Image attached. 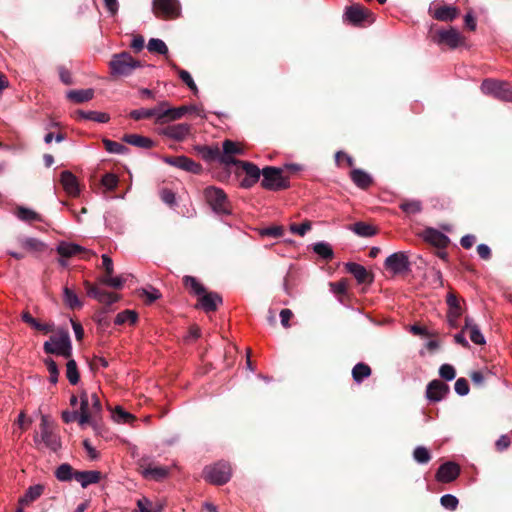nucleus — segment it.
<instances>
[{
  "mask_svg": "<svg viewBox=\"0 0 512 512\" xmlns=\"http://www.w3.org/2000/svg\"><path fill=\"white\" fill-rule=\"evenodd\" d=\"M102 184L103 186H105L107 189L109 190H113L114 188H116L117 184H118V178L116 175L114 174H105L102 178Z\"/></svg>",
  "mask_w": 512,
  "mask_h": 512,
  "instance_id": "61",
  "label": "nucleus"
},
{
  "mask_svg": "<svg viewBox=\"0 0 512 512\" xmlns=\"http://www.w3.org/2000/svg\"><path fill=\"white\" fill-rule=\"evenodd\" d=\"M143 475L147 479L161 480L168 475V469L164 466L148 465L143 469Z\"/></svg>",
  "mask_w": 512,
  "mask_h": 512,
  "instance_id": "30",
  "label": "nucleus"
},
{
  "mask_svg": "<svg viewBox=\"0 0 512 512\" xmlns=\"http://www.w3.org/2000/svg\"><path fill=\"white\" fill-rule=\"evenodd\" d=\"M74 479L80 483L83 488L88 487L91 484H96L101 479V474L98 471H75Z\"/></svg>",
  "mask_w": 512,
  "mask_h": 512,
  "instance_id": "23",
  "label": "nucleus"
},
{
  "mask_svg": "<svg viewBox=\"0 0 512 512\" xmlns=\"http://www.w3.org/2000/svg\"><path fill=\"white\" fill-rule=\"evenodd\" d=\"M22 319L25 323L29 324L36 330L43 331L44 333H48L53 331V325L51 324H41L35 318L31 316L28 312L23 313Z\"/></svg>",
  "mask_w": 512,
  "mask_h": 512,
  "instance_id": "41",
  "label": "nucleus"
},
{
  "mask_svg": "<svg viewBox=\"0 0 512 512\" xmlns=\"http://www.w3.org/2000/svg\"><path fill=\"white\" fill-rule=\"evenodd\" d=\"M166 102L160 103L154 108H140L130 112V117L134 120L154 118L156 122H163L162 106H165Z\"/></svg>",
  "mask_w": 512,
  "mask_h": 512,
  "instance_id": "15",
  "label": "nucleus"
},
{
  "mask_svg": "<svg viewBox=\"0 0 512 512\" xmlns=\"http://www.w3.org/2000/svg\"><path fill=\"white\" fill-rule=\"evenodd\" d=\"M346 270L352 274L359 283H364L368 277L366 268L360 264L349 262L345 265Z\"/></svg>",
  "mask_w": 512,
  "mask_h": 512,
  "instance_id": "34",
  "label": "nucleus"
},
{
  "mask_svg": "<svg viewBox=\"0 0 512 512\" xmlns=\"http://www.w3.org/2000/svg\"><path fill=\"white\" fill-rule=\"evenodd\" d=\"M164 161L171 166L177 167L187 172H191L193 174H199L202 170V167L199 163L186 156L166 157Z\"/></svg>",
  "mask_w": 512,
  "mask_h": 512,
  "instance_id": "13",
  "label": "nucleus"
},
{
  "mask_svg": "<svg viewBox=\"0 0 512 512\" xmlns=\"http://www.w3.org/2000/svg\"><path fill=\"white\" fill-rule=\"evenodd\" d=\"M449 391V387L440 380L431 381L426 389V396L430 401H441Z\"/></svg>",
  "mask_w": 512,
  "mask_h": 512,
  "instance_id": "19",
  "label": "nucleus"
},
{
  "mask_svg": "<svg viewBox=\"0 0 512 512\" xmlns=\"http://www.w3.org/2000/svg\"><path fill=\"white\" fill-rule=\"evenodd\" d=\"M21 246L31 252H41L45 245L43 242L36 238L27 237L21 240Z\"/></svg>",
  "mask_w": 512,
  "mask_h": 512,
  "instance_id": "43",
  "label": "nucleus"
},
{
  "mask_svg": "<svg viewBox=\"0 0 512 512\" xmlns=\"http://www.w3.org/2000/svg\"><path fill=\"white\" fill-rule=\"evenodd\" d=\"M187 111L186 107H180V108H169L168 104L166 103L165 106H162V112L163 113V121L165 119L167 120H177L180 119Z\"/></svg>",
  "mask_w": 512,
  "mask_h": 512,
  "instance_id": "39",
  "label": "nucleus"
},
{
  "mask_svg": "<svg viewBox=\"0 0 512 512\" xmlns=\"http://www.w3.org/2000/svg\"><path fill=\"white\" fill-rule=\"evenodd\" d=\"M76 114L82 119L91 120V121H95L98 123H106L110 119V117L107 113L98 112V111L79 110L76 112Z\"/></svg>",
  "mask_w": 512,
  "mask_h": 512,
  "instance_id": "36",
  "label": "nucleus"
},
{
  "mask_svg": "<svg viewBox=\"0 0 512 512\" xmlns=\"http://www.w3.org/2000/svg\"><path fill=\"white\" fill-rule=\"evenodd\" d=\"M113 418L118 423H128L133 420L134 417L132 414L126 412L121 407H117L114 411Z\"/></svg>",
  "mask_w": 512,
  "mask_h": 512,
  "instance_id": "55",
  "label": "nucleus"
},
{
  "mask_svg": "<svg viewBox=\"0 0 512 512\" xmlns=\"http://www.w3.org/2000/svg\"><path fill=\"white\" fill-rule=\"evenodd\" d=\"M441 505L449 510H455L458 506V499L451 494H445L440 499Z\"/></svg>",
  "mask_w": 512,
  "mask_h": 512,
  "instance_id": "56",
  "label": "nucleus"
},
{
  "mask_svg": "<svg viewBox=\"0 0 512 512\" xmlns=\"http://www.w3.org/2000/svg\"><path fill=\"white\" fill-rule=\"evenodd\" d=\"M147 48L150 52H156L162 55H166L168 53V47L165 42L157 38L150 39Z\"/></svg>",
  "mask_w": 512,
  "mask_h": 512,
  "instance_id": "46",
  "label": "nucleus"
},
{
  "mask_svg": "<svg viewBox=\"0 0 512 512\" xmlns=\"http://www.w3.org/2000/svg\"><path fill=\"white\" fill-rule=\"evenodd\" d=\"M438 44H445L451 49H455L465 42L464 37L455 28H449L446 30H439L436 33Z\"/></svg>",
  "mask_w": 512,
  "mask_h": 512,
  "instance_id": "10",
  "label": "nucleus"
},
{
  "mask_svg": "<svg viewBox=\"0 0 512 512\" xmlns=\"http://www.w3.org/2000/svg\"><path fill=\"white\" fill-rule=\"evenodd\" d=\"M44 351L47 354H55L69 358L72 354V344L67 330H59L44 343Z\"/></svg>",
  "mask_w": 512,
  "mask_h": 512,
  "instance_id": "1",
  "label": "nucleus"
},
{
  "mask_svg": "<svg viewBox=\"0 0 512 512\" xmlns=\"http://www.w3.org/2000/svg\"><path fill=\"white\" fill-rule=\"evenodd\" d=\"M84 286L87 291V295L95 298L97 301H99L102 304L105 305H111L118 301L119 297L117 294L108 292L105 290H101L100 288L92 285L90 282L85 281Z\"/></svg>",
  "mask_w": 512,
  "mask_h": 512,
  "instance_id": "12",
  "label": "nucleus"
},
{
  "mask_svg": "<svg viewBox=\"0 0 512 512\" xmlns=\"http://www.w3.org/2000/svg\"><path fill=\"white\" fill-rule=\"evenodd\" d=\"M137 321V314L132 310H125L117 314L115 324L121 325L124 323L134 324Z\"/></svg>",
  "mask_w": 512,
  "mask_h": 512,
  "instance_id": "47",
  "label": "nucleus"
},
{
  "mask_svg": "<svg viewBox=\"0 0 512 512\" xmlns=\"http://www.w3.org/2000/svg\"><path fill=\"white\" fill-rule=\"evenodd\" d=\"M481 91L500 100L512 102V89L505 82L493 79L484 80L481 84Z\"/></svg>",
  "mask_w": 512,
  "mask_h": 512,
  "instance_id": "5",
  "label": "nucleus"
},
{
  "mask_svg": "<svg viewBox=\"0 0 512 512\" xmlns=\"http://www.w3.org/2000/svg\"><path fill=\"white\" fill-rule=\"evenodd\" d=\"M464 330L469 332L471 341L476 345H484L486 343L484 335L481 333L479 326L470 317L465 318Z\"/></svg>",
  "mask_w": 512,
  "mask_h": 512,
  "instance_id": "24",
  "label": "nucleus"
},
{
  "mask_svg": "<svg viewBox=\"0 0 512 512\" xmlns=\"http://www.w3.org/2000/svg\"><path fill=\"white\" fill-rule=\"evenodd\" d=\"M63 298L65 304L71 309H78L82 307V302L74 291L65 287L63 290Z\"/></svg>",
  "mask_w": 512,
  "mask_h": 512,
  "instance_id": "40",
  "label": "nucleus"
},
{
  "mask_svg": "<svg viewBox=\"0 0 512 512\" xmlns=\"http://www.w3.org/2000/svg\"><path fill=\"white\" fill-rule=\"evenodd\" d=\"M191 132V126L186 123H179L175 125H170L161 130V134L176 140V141H182L186 139Z\"/></svg>",
  "mask_w": 512,
  "mask_h": 512,
  "instance_id": "16",
  "label": "nucleus"
},
{
  "mask_svg": "<svg viewBox=\"0 0 512 512\" xmlns=\"http://www.w3.org/2000/svg\"><path fill=\"white\" fill-rule=\"evenodd\" d=\"M313 251L323 259H331L333 257V250L326 242H318L313 245Z\"/></svg>",
  "mask_w": 512,
  "mask_h": 512,
  "instance_id": "45",
  "label": "nucleus"
},
{
  "mask_svg": "<svg viewBox=\"0 0 512 512\" xmlns=\"http://www.w3.org/2000/svg\"><path fill=\"white\" fill-rule=\"evenodd\" d=\"M400 208L408 214H416L421 211V203L416 200L403 202L400 205Z\"/></svg>",
  "mask_w": 512,
  "mask_h": 512,
  "instance_id": "54",
  "label": "nucleus"
},
{
  "mask_svg": "<svg viewBox=\"0 0 512 512\" xmlns=\"http://www.w3.org/2000/svg\"><path fill=\"white\" fill-rule=\"evenodd\" d=\"M44 491V486L41 485V484H36L34 486H30L27 491L25 492V494L23 495V497H21L20 499V504L21 505H29L30 503H32L33 501H35L36 499H38L42 493Z\"/></svg>",
  "mask_w": 512,
  "mask_h": 512,
  "instance_id": "31",
  "label": "nucleus"
},
{
  "mask_svg": "<svg viewBox=\"0 0 512 512\" xmlns=\"http://www.w3.org/2000/svg\"><path fill=\"white\" fill-rule=\"evenodd\" d=\"M454 388H455L456 393L461 396H464V395L468 394V392H469L468 382L464 378L457 379L455 382Z\"/></svg>",
  "mask_w": 512,
  "mask_h": 512,
  "instance_id": "60",
  "label": "nucleus"
},
{
  "mask_svg": "<svg viewBox=\"0 0 512 512\" xmlns=\"http://www.w3.org/2000/svg\"><path fill=\"white\" fill-rule=\"evenodd\" d=\"M371 375V369L367 364L358 363L352 369V376L355 382L361 383Z\"/></svg>",
  "mask_w": 512,
  "mask_h": 512,
  "instance_id": "38",
  "label": "nucleus"
},
{
  "mask_svg": "<svg viewBox=\"0 0 512 512\" xmlns=\"http://www.w3.org/2000/svg\"><path fill=\"white\" fill-rule=\"evenodd\" d=\"M423 238L426 242L438 248H445L449 244V238L442 232L433 228L425 229L423 232Z\"/></svg>",
  "mask_w": 512,
  "mask_h": 512,
  "instance_id": "22",
  "label": "nucleus"
},
{
  "mask_svg": "<svg viewBox=\"0 0 512 512\" xmlns=\"http://www.w3.org/2000/svg\"><path fill=\"white\" fill-rule=\"evenodd\" d=\"M459 466L453 462H447L441 465L436 473V479L442 483H449L455 480L459 475Z\"/></svg>",
  "mask_w": 512,
  "mask_h": 512,
  "instance_id": "20",
  "label": "nucleus"
},
{
  "mask_svg": "<svg viewBox=\"0 0 512 512\" xmlns=\"http://www.w3.org/2000/svg\"><path fill=\"white\" fill-rule=\"evenodd\" d=\"M204 196L207 203L216 213H228L229 206L228 200L223 190L216 187H207L204 190Z\"/></svg>",
  "mask_w": 512,
  "mask_h": 512,
  "instance_id": "7",
  "label": "nucleus"
},
{
  "mask_svg": "<svg viewBox=\"0 0 512 512\" xmlns=\"http://www.w3.org/2000/svg\"><path fill=\"white\" fill-rule=\"evenodd\" d=\"M231 477V468L229 464L220 462L213 466H207L204 469V478L210 483L222 485L229 481Z\"/></svg>",
  "mask_w": 512,
  "mask_h": 512,
  "instance_id": "8",
  "label": "nucleus"
},
{
  "mask_svg": "<svg viewBox=\"0 0 512 512\" xmlns=\"http://www.w3.org/2000/svg\"><path fill=\"white\" fill-rule=\"evenodd\" d=\"M66 377L70 384L76 385L79 382V372L75 360L70 359L66 364Z\"/></svg>",
  "mask_w": 512,
  "mask_h": 512,
  "instance_id": "44",
  "label": "nucleus"
},
{
  "mask_svg": "<svg viewBox=\"0 0 512 512\" xmlns=\"http://www.w3.org/2000/svg\"><path fill=\"white\" fill-rule=\"evenodd\" d=\"M184 285L186 288L190 289L191 292L196 294L197 296L201 295L205 288L198 282V280L192 276L184 277Z\"/></svg>",
  "mask_w": 512,
  "mask_h": 512,
  "instance_id": "50",
  "label": "nucleus"
},
{
  "mask_svg": "<svg viewBox=\"0 0 512 512\" xmlns=\"http://www.w3.org/2000/svg\"><path fill=\"white\" fill-rule=\"evenodd\" d=\"M153 11L157 17L174 18L180 14L178 0H154Z\"/></svg>",
  "mask_w": 512,
  "mask_h": 512,
  "instance_id": "9",
  "label": "nucleus"
},
{
  "mask_svg": "<svg viewBox=\"0 0 512 512\" xmlns=\"http://www.w3.org/2000/svg\"><path fill=\"white\" fill-rule=\"evenodd\" d=\"M66 96L75 103H82L91 100L94 96V91L92 89L70 90Z\"/></svg>",
  "mask_w": 512,
  "mask_h": 512,
  "instance_id": "33",
  "label": "nucleus"
},
{
  "mask_svg": "<svg viewBox=\"0 0 512 512\" xmlns=\"http://www.w3.org/2000/svg\"><path fill=\"white\" fill-rule=\"evenodd\" d=\"M330 288L334 294L341 295L346 292L347 283L344 280L336 282V283H330Z\"/></svg>",
  "mask_w": 512,
  "mask_h": 512,
  "instance_id": "63",
  "label": "nucleus"
},
{
  "mask_svg": "<svg viewBox=\"0 0 512 512\" xmlns=\"http://www.w3.org/2000/svg\"><path fill=\"white\" fill-rule=\"evenodd\" d=\"M102 258V267L103 269L105 270V275H108V274H113L114 272V265H113V261L112 259L107 255V254H103L101 256Z\"/></svg>",
  "mask_w": 512,
  "mask_h": 512,
  "instance_id": "62",
  "label": "nucleus"
},
{
  "mask_svg": "<svg viewBox=\"0 0 512 512\" xmlns=\"http://www.w3.org/2000/svg\"><path fill=\"white\" fill-rule=\"evenodd\" d=\"M311 229V223L309 221H305L301 224H291L290 231L294 234H298L300 236H304L307 231Z\"/></svg>",
  "mask_w": 512,
  "mask_h": 512,
  "instance_id": "59",
  "label": "nucleus"
},
{
  "mask_svg": "<svg viewBox=\"0 0 512 512\" xmlns=\"http://www.w3.org/2000/svg\"><path fill=\"white\" fill-rule=\"evenodd\" d=\"M14 214L19 220L24 222L41 221V216L37 212L24 206L16 207Z\"/></svg>",
  "mask_w": 512,
  "mask_h": 512,
  "instance_id": "32",
  "label": "nucleus"
},
{
  "mask_svg": "<svg viewBox=\"0 0 512 512\" xmlns=\"http://www.w3.org/2000/svg\"><path fill=\"white\" fill-rule=\"evenodd\" d=\"M136 509L131 512H161L162 505L158 502H153L147 497H142L137 500Z\"/></svg>",
  "mask_w": 512,
  "mask_h": 512,
  "instance_id": "27",
  "label": "nucleus"
},
{
  "mask_svg": "<svg viewBox=\"0 0 512 512\" xmlns=\"http://www.w3.org/2000/svg\"><path fill=\"white\" fill-rule=\"evenodd\" d=\"M123 140L130 145L145 149H150L154 146V142L152 139L138 134L125 135L123 137Z\"/></svg>",
  "mask_w": 512,
  "mask_h": 512,
  "instance_id": "26",
  "label": "nucleus"
},
{
  "mask_svg": "<svg viewBox=\"0 0 512 512\" xmlns=\"http://www.w3.org/2000/svg\"><path fill=\"white\" fill-rule=\"evenodd\" d=\"M350 176L354 184L361 189L368 188L372 183L370 175L361 169L352 170Z\"/></svg>",
  "mask_w": 512,
  "mask_h": 512,
  "instance_id": "29",
  "label": "nucleus"
},
{
  "mask_svg": "<svg viewBox=\"0 0 512 512\" xmlns=\"http://www.w3.org/2000/svg\"><path fill=\"white\" fill-rule=\"evenodd\" d=\"M81 405L79 414V424L85 425L101 412V403L97 394L90 396L83 392L80 396Z\"/></svg>",
  "mask_w": 512,
  "mask_h": 512,
  "instance_id": "2",
  "label": "nucleus"
},
{
  "mask_svg": "<svg viewBox=\"0 0 512 512\" xmlns=\"http://www.w3.org/2000/svg\"><path fill=\"white\" fill-rule=\"evenodd\" d=\"M237 165L244 170L246 176L250 177L251 180H259L262 172L255 164L246 161H237Z\"/></svg>",
  "mask_w": 512,
  "mask_h": 512,
  "instance_id": "42",
  "label": "nucleus"
},
{
  "mask_svg": "<svg viewBox=\"0 0 512 512\" xmlns=\"http://www.w3.org/2000/svg\"><path fill=\"white\" fill-rule=\"evenodd\" d=\"M82 250H83L82 246L75 244V243H71V242H65V241L60 242L56 248L57 253L63 258H70L73 256H77L80 254V252Z\"/></svg>",
  "mask_w": 512,
  "mask_h": 512,
  "instance_id": "25",
  "label": "nucleus"
},
{
  "mask_svg": "<svg viewBox=\"0 0 512 512\" xmlns=\"http://www.w3.org/2000/svg\"><path fill=\"white\" fill-rule=\"evenodd\" d=\"M60 183L64 191L71 197H77L80 194L79 183L74 174L70 171H63L60 174Z\"/></svg>",
  "mask_w": 512,
  "mask_h": 512,
  "instance_id": "18",
  "label": "nucleus"
},
{
  "mask_svg": "<svg viewBox=\"0 0 512 512\" xmlns=\"http://www.w3.org/2000/svg\"><path fill=\"white\" fill-rule=\"evenodd\" d=\"M36 445H43L52 451H57L61 447L59 436L52 430L48 418L42 416L40 424V433L34 437Z\"/></svg>",
  "mask_w": 512,
  "mask_h": 512,
  "instance_id": "4",
  "label": "nucleus"
},
{
  "mask_svg": "<svg viewBox=\"0 0 512 512\" xmlns=\"http://www.w3.org/2000/svg\"><path fill=\"white\" fill-rule=\"evenodd\" d=\"M413 457L415 461L421 464L427 463L431 458L430 452L428 451L427 448L423 446H418L415 448L413 452Z\"/></svg>",
  "mask_w": 512,
  "mask_h": 512,
  "instance_id": "52",
  "label": "nucleus"
},
{
  "mask_svg": "<svg viewBox=\"0 0 512 512\" xmlns=\"http://www.w3.org/2000/svg\"><path fill=\"white\" fill-rule=\"evenodd\" d=\"M262 186L268 190H281L288 187L287 179L282 175V169L276 167H265L262 170Z\"/></svg>",
  "mask_w": 512,
  "mask_h": 512,
  "instance_id": "6",
  "label": "nucleus"
},
{
  "mask_svg": "<svg viewBox=\"0 0 512 512\" xmlns=\"http://www.w3.org/2000/svg\"><path fill=\"white\" fill-rule=\"evenodd\" d=\"M142 295L146 297L148 303H152L160 298V292L155 288H151L149 290L143 289Z\"/></svg>",
  "mask_w": 512,
  "mask_h": 512,
  "instance_id": "64",
  "label": "nucleus"
},
{
  "mask_svg": "<svg viewBox=\"0 0 512 512\" xmlns=\"http://www.w3.org/2000/svg\"><path fill=\"white\" fill-rule=\"evenodd\" d=\"M99 282L109 287L120 289L124 285L125 280L121 276L113 277L112 274H108L101 277Z\"/></svg>",
  "mask_w": 512,
  "mask_h": 512,
  "instance_id": "48",
  "label": "nucleus"
},
{
  "mask_svg": "<svg viewBox=\"0 0 512 512\" xmlns=\"http://www.w3.org/2000/svg\"><path fill=\"white\" fill-rule=\"evenodd\" d=\"M140 66V62L127 52L113 55L109 63L111 74L115 76H128Z\"/></svg>",
  "mask_w": 512,
  "mask_h": 512,
  "instance_id": "3",
  "label": "nucleus"
},
{
  "mask_svg": "<svg viewBox=\"0 0 512 512\" xmlns=\"http://www.w3.org/2000/svg\"><path fill=\"white\" fill-rule=\"evenodd\" d=\"M103 143H104L105 149L110 153L123 154L127 150V148L119 142L105 139L103 141Z\"/></svg>",
  "mask_w": 512,
  "mask_h": 512,
  "instance_id": "53",
  "label": "nucleus"
},
{
  "mask_svg": "<svg viewBox=\"0 0 512 512\" xmlns=\"http://www.w3.org/2000/svg\"><path fill=\"white\" fill-rule=\"evenodd\" d=\"M244 153L243 147L240 143L225 140L223 142V155L220 158V161L225 164H237V161L234 160L233 155H242Z\"/></svg>",
  "mask_w": 512,
  "mask_h": 512,
  "instance_id": "17",
  "label": "nucleus"
},
{
  "mask_svg": "<svg viewBox=\"0 0 512 512\" xmlns=\"http://www.w3.org/2000/svg\"><path fill=\"white\" fill-rule=\"evenodd\" d=\"M179 77L181 80L194 92L196 93L198 91V88L190 75V73L186 70H178Z\"/></svg>",
  "mask_w": 512,
  "mask_h": 512,
  "instance_id": "58",
  "label": "nucleus"
},
{
  "mask_svg": "<svg viewBox=\"0 0 512 512\" xmlns=\"http://www.w3.org/2000/svg\"><path fill=\"white\" fill-rule=\"evenodd\" d=\"M198 305L205 312H211L217 309V306L222 302L221 297L213 292H204L198 296Z\"/></svg>",
  "mask_w": 512,
  "mask_h": 512,
  "instance_id": "21",
  "label": "nucleus"
},
{
  "mask_svg": "<svg viewBox=\"0 0 512 512\" xmlns=\"http://www.w3.org/2000/svg\"><path fill=\"white\" fill-rule=\"evenodd\" d=\"M45 364H46L47 370L49 372V381L55 385L58 382V377H59V370H58L57 364L51 358L46 359Z\"/></svg>",
  "mask_w": 512,
  "mask_h": 512,
  "instance_id": "51",
  "label": "nucleus"
},
{
  "mask_svg": "<svg viewBox=\"0 0 512 512\" xmlns=\"http://www.w3.org/2000/svg\"><path fill=\"white\" fill-rule=\"evenodd\" d=\"M385 266L393 274H401L409 270L410 263L405 253L396 252L386 258Z\"/></svg>",
  "mask_w": 512,
  "mask_h": 512,
  "instance_id": "11",
  "label": "nucleus"
},
{
  "mask_svg": "<svg viewBox=\"0 0 512 512\" xmlns=\"http://www.w3.org/2000/svg\"><path fill=\"white\" fill-rule=\"evenodd\" d=\"M355 234L361 237H371L376 234L375 228L364 222H357L349 228Z\"/></svg>",
  "mask_w": 512,
  "mask_h": 512,
  "instance_id": "37",
  "label": "nucleus"
},
{
  "mask_svg": "<svg viewBox=\"0 0 512 512\" xmlns=\"http://www.w3.org/2000/svg\"><path fill=\"white\" fill-rule=\"evenodd\" d=\"M446 302L448 305L447 315L453 318H460L463 314V309L457 296L452 292L448 293Z\"/></svg>",
  "mask_w": 512,
  "mask_h": 512,
  "instance_id": "28",
  "label": "nucleus"
},
{
  "mask_svg": "<svg viewBox=\"0 0 512 512\" xmlns=\"http://www.w3.org/2000/svg\"><path fill=\"white\" fill-rule=\"evenodd\" d=\"M439 374L443 379L447 381L453 380L456 376L455 369L450 364H443L439 369Z\"/></svg>",
  "mask_w": 512,
  "mask_h": 512,
  "instance_id": "57",
  "label": "nucleus"
},
{
  "mask_svg": "<svg viewBox=\"0 0 512 512\" xmlns=\"http://www.w3.org/2000/svg\"><path fill=\"white\" fill-rule=\"evenodd\" d=\"M457 15V9L452 6H442L434 11V17L440 21H452Z\"/></svg>",
  "mask_w": 512,
  "mask_h": 512,
  "instance_id": "35",
  "label": "nucleus"
},
{
  "mask_svg": "<svg viewBox=\"0 0 512 512\" xmlns=\"http://www.w3.org/2000/svg\"><path fill=\"white\" fill-rule=\"evenodd\" d=\"M55 475L60 481H69L74 478V471L69 464H62L57 468Z\"/></svg>",
  "mask_w": 512,
  "mask_h": 512,
  "instance_id": "49",
  "label": "nucleus"
},
{
  "mask_svg": "<svg viewBox=\"0 0 512 512\" xmlns=\"http://www.w3.org/2000/svg\"><path fill=\"white\" fill-rule=\"evenodd\" d=\"M345 16L347 20L354 25H360L366 21L372 22V20H368L372 16L370 11L360 5H351L348 7Z\"/></svg>",
  "mask_w": 512,
  "mask_h": 512,
  "instance_id": "14",
  "label": "nucleus"
}]
</instances>
